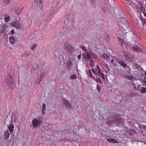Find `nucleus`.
I'll return each instance as SVG.
<instances>
[{
  "mask_svg": "<svg viewBox=\"0 0 146 146\" xmlns=\"http://www.w3.org/2000/svg\"><path fill=\"white\" fill-rule=\"evenodd\" d=\"M64 48L65 50L67 52L72 54L74 51V48L70 44L66 43L64 44Z\"/></svg>",
  "mask_w": 146,
  "mask_h": 146,
  "instance_id": "f257e3e1",
  "label": "nucleus"
},
{
  "mask_svg": "<svg viewBox=\"0 0 146 146\" xmlns=\"http://www.w3.org/2000/svg\"><path fill=\"white\" fill-rule=\"evenodd\" d=\"M32 123L33 126L35 127H36L39 126L41 124V121L40 119H34L32 121Z\"/></svg>",
  "mask_w": 146,
  "mask_h": 146,
  "instance_id": "f03ea898",
  "label": "nucleus"
},
{
  "mask_svg": "<svg viewBox=\"0 0 146 146\" xmlns=\"http://www.w3.org/2000/svg\"><path fill=\"white\" fill-rule=\"evenodd\" d=\"M124 56L126 57L127 59L129 60H131V61L134 60L135 59L134 56L129 53H125L124 54Z\"/></svg>",
  "mask_w": 146,
  "mask_h": 146,
  "instance_id": "7ed1b4c3",
  "label": "nucleus"
},
{
  "mask_svg": "<svg viewBox=\"0 0 146 146\" xmlns=\"http://www.w3.org/2000/svg\"><path fill=\"white\" fill-rule=\"evenodd\" d=\"M82 54L84 58L86 60H89L92 58L89 52L87 51L83 53Z\"/></svg>",
  "mask_w": 146,
  "mask_h": 146,
  "instance_id": "20e7f679",
  "label": "nucleus"
},
{
  "mask_svg": "<svg viewBox=\"0 0 146 146\" xmlns=\"http://www.w3.org/2000/svg\"><path fill=\"white\" fill-rule=\"evenodd\" d=\"M63 102L64 104L67 108H71L72 107L71 103L67 100L63 99Z\"/></svg>",
  "mask_w": 146,
  "mask_h": 146,
  "instance_id": "39448f33",
  "label": "nucleus"
},
{
  "mask_svg": "<svg viewBox=\"0 0 146 146\" xmlns=\"http://www.w3.org/2000/svg\"><path fill=\"white\" fill-rule=\"evenodd\" d=\"M22 22L21 21H15L14 23V27L17 29H20L21 27Z\"/></svg>",
  "mask_w": 146,
  "mask_h": 146,
  "instance_id": "423d86ee",
  "label": "nucleus"
},
{
  "mask_svg": "<svg viewBox=\"0 0 146 146\" xmlns=\"http://www.w3.org/2000/svg\"><path fill=\"white\" fill-rule=\"evenodd\" d=\"M45 72L44 71H41V74L40 75V78L39 80V84H40L44 78L45 77Z\"/></svg>",
  "mask_w": 146,
  "mask_h": 146,
  "instance_id": "0eeeda50",
  "label": "nucleus"
},
{
  "mask_svg": "<svg viewBox=\"0 0 146 146\" xmlns=\"http://www.w3.org/2000/svg\"><path fill=\"white\" fill-rule=\"evenodd\" d=\"M15 12L17 13V14L18 15L19 14H20L21 13L22 11V9H21L19 7H16L15 9Z\"/></svg>",
  "mask_w": 146,
  "mask_h": 146,
  "instance_id": "6e6552de",
  "label": "nucleus"
},
{
  "mask_svg": "<svg viewBox=\"0 0 146 146\" xmlns=\"http://www.w3.org/2000/svg\"><path fill=\"white\" fill-rule=\"evenodd\" d=\"M132 49L133 51L135 52L140 51L141 50L137 46H133L132 47Z\"/></svg>",
  "mask_w": 146,
  "mask_h": 146,
  "instance_id": "1a4fd4ad",
  "label": "nucleus"
},
{
  "mask_svg": "<svg viewBox=\"0 0 146 146\" xmlns=\"http://www.w3.org/2000/svg\"><path fill=\"white\" fill-rule=\"evenodd\" d=\"M67 66L68 69L70 70L72 69V67L73 65V64L72 63L71 61H68L67 63Z\"/></svg>",
  "mask_w": 146,
  "mask_h": 146,
  "instance_id": "9d476101",
  "label": "nucleus"
},
{
  "mask_svg": "<svg viewBox=\"0 0 146 146\" xmlns=\"http://www.w3.org/2000/svg\"><path fill=\"white\" fill-rule=\"evenodd\" d=\"M10 134L8 130L5 131L4 133L5 138V139H7L9 138Z\"/></svg>",
  "mask_w": 146,
  "mask_h": 146,
  "instance_id": "9b49d317",
  "label": "nucleus"
},
{
  "mask_svg": "<svg viewBox=\"0 0 146 146\" xmlns=\"http://www.w3.org/2000/svg\"><path fill=\"white\" fill-rule=\"evenodd\" d=\"M8 129L10 132L11 133H12L14 129V126L13 124H11V126L8 127Z\"/></svg>",
  "mask_w": 146,
  "mask_h": 146,
  "instance_id": "f8f14e48",
  "label": "nucleus"
},
{
  "mask_svg": "<svg viewBox=\"0 0 146 146\" xmlns=\"http://www.w3.org/2000/svg\"><path fill=\"white\" fill-rule=\"evenodd\" d=\"M96 74H100V73H101L100 72V69L99 66H96Z\"/></svg>",
  "mask_w": 146,
  "mask_h": 146,
  "instance_id": "ddd939ff",
  "label": "nucleus"
},
{
  "mask_svg": "<svg viewBox=\"0 0 146 146\" xmlns=\"http://www.w3.org/2000/svg\"><path fill=\"white\" fill-rule=\"evenodd\" d=\"M140 92L142 93H145L146 92V88L142 87L139 89Z\"/></svg>",
  "mask_w": 146,
  "mask_h": 146,
  "instance_id": "4468645a",
  "label": "nucleus"
},
{
  "mask_svg": "<svg viewBox=\"0 0 146 146\" xmlns=\"http://www.w3.org/2000/svg\"><path fill=\"white\" fill-rule=\"evenodd\" d=\"M118 63L124 68L127 67V64L122 61H119Z\"/></svg>",
  "mask_w": 146,
  "mask_h": 146,
  "instance_id": "2eb2a0df",
  "label": "nucleus"
},
{
  "mask_svg": "<svg viewBox=\"0 0 146 146\" xmlns=\"http://www.w3.org/2000/svg\"><path fill=\"white\" fill-rule=\"evenodd\" d=\"M141 132L143 136H146V127L142 129Z\"/></svg>",
  "mask_w": 146,
  "mask_h": 146,
  "instance_id": "dca6fc26",
  "label": "nucleus"
},
{
  "mask_svg": "<svg viewBox=\"0 0 146 146\" xmlns=\"http://www.w3.org/2000/svg\"><path fill=\"white\" fill-rule=\"evenodd\" d=\"M107 141L110 142L116 143L117 142V140L113 139H107Z\"/></svg>",
  "mask_w": 146,
  "mask_h": 146,
  "instance_id": "f3484780",
  "label": "nucleus"
},
{
  "mask_svg": "<svg viewBox=\"0 0 146 146\" xmlns=\"http://www.w3.org/2000/svg\"><path fill=\"white\" fill-rule=\"evenodd\" d=\"M102 58H104L105 60H107L109 58V56L106 54H104L100 56Z\"/></svg>",
  "mask_w": 146,
  "mask_h": 146,
  "instance_id": "a211bd4d",
  "label": "nucleus"
},
{
  "mask_svg": "<svg viewBox=\"0 0 146 146\" xmlns=\"http://www.w3.org/2000/svg\"><path fill=\"white\" fill-rule=\"evenodd\" d=\"M38 68V66L37 64H34L33 65L32 68L31 69V71L32 70H36Z\"/></svg>",
  "mask_w": 146,
  "mask_h": 146,
  "instance_id": "6ab92c4d",
  "label": "nucleus"
},
{
  "mask_svg": "<svg viewBox=\"0 0 146 146\" xmlns=\"http://www.w3.org/2000/svg\"><path fill=\"white\" fill-rule=\"evenodd\" d=\"M9 40L11 43H14L15 42V38L13 36H11L9 38Z\"/></svg>",
  "mask_w": 146,
  "mask_h": 146,
  "instance_id": "aec40b11",
  "label": "nucleus"
},
{
  "mask_svg": "<svg viewBox=\"0 0 146 146\" xmlns=\"http://www.w3.org/2000/svg\"><path fill=\"white\" fill-rule=\"evenodd\" d=\"M90 65L93 67H94L95 65V64L93 60L90 58Z\"/></svg>",
  "mask_w": 146,
  "mask_h": 146,
  "instance_id": "412c9836",
  "label": "nucleus"
},
{
  "mask_svg": "<svg viewBox=\"0 0 146 146\" xmlns=\"http://www.w3.org/2000/svg\"><path fill=\"white\" fill-rule=\"evenodd\" d=\"M42 113L43 114L45 113V111L46 110V105L45 104H42Z\"/></svg>",
  "mask_w": 146,
  "mask_h": 146,
  "instance_id": "4be33fe9",
  "label": "nucleus"
},
{
  "mask_svg": "<svg viewBox=\"0 0 146 146\" xmlns=\"http://www.w3.org/2000/svg\"><path fill=\"white\" fill-rule=\"evenodd\" d=\"M77 78L76 75V74H73L70 75V79H74Z\"/></svg>",
  "mask_w": 146,
  "mask_h": 146,
  "instance_id": "5701e85b",
  "label": "nucleus"
},
{
  "mask_svg": "<svg viewBox=\"0 0 146 146\" xmlns=\"http://www.w3.org/2000/svg\"><path fill=\"white\" fill-rule=\"evenodd\" d=\"M125 77L127 79L129 80H131L132 78H133V77L131 76L130 75H126L125 76Z\"/></svg>",
  "mask_w": 146,
  "mask_h": 146,
  "instance_id": "b1692460",
  "label": "nucleus"
},
{
  "mask_svg": "<svg viewBox=\"0 0 146 146\" xmlns=\"http://www.w3.org/2000/svg\"><path fill=\"white\" fill-rule=\"evenodd\" d=\"M97 88L98 92H100L101 90V86L99 85L98 84H97Z\"/></svg>",
  "mask_w": 146,
  "mask_h": 146,
  "instance_id": "393cba45",
  "label": "nucleus"
},
{
  "mask_svg": "<svg viewBox=\"0 0 146 146\" xmlns=\"http://www.w3.org/2000/svg\"><path fill=\"white\" fill-rule=\"evenodd\" d=\"M81 48L82 50L83 51L85 52H87L86 49L85 47L83 45H81Z\"/></svg>",
  "mask_w": 146,
  "mask_h": 146,
  "instance_id": "a878e982",
  "label": "nucleus"
},
{
  "mask_svg": "<svg viewBox=\"0 0 146 146\" xmlns=\"http://www.w3.org/2000/svg\"><path fill=\"white\" fill-rule=\"evenodd\" d=\"M36 46H37V44H34L31 47V49L32 50H34L35 47H36Z\"/></svg>",
  "mask_w": 146,
  "mask_h": 146,
  "instance_id": "bb28decb",
  "label": "nucleus"
},
{
  "mask_svg": "<svg viewBox=\"0 0 146 146\" xmlns=\"http://www.w3.org/2000/svg\"><path fill=\"white\" fill-rule=\"evenodd\" d=\"M10 0H3L5 4H8L10 2Z\"/></svg>",
  "mask_w": 146,
  "mask_h": 146,
  "instance_id": "cd10ccee",
  "label": "nucleus"
},
{
  "mask_svg": "<svg viewBox=\"0 0 146 146\" xmlns=\"http://www.w3.org/2000/svg\"><path fill=\"white\" fill-rule=\"evenodd\" d=\"M9 18L10 17L9 16H7V17L6 16L5 17V21L7 22H8L9 21Z\"/></svg>",
  "mask_w": 146,
  "mask_h": 146,
  "instance_id": "c85d7f7f",
  "label": "nucleus"
},
{
  "mask_svg": "<svg viewBox=\"0 0 146 146\" xmlns=\"http://www.w3.org/2000/svg\"><path fill=\"white\" fill-rule=\"evenodd\" d=\"M122 27L123 28H125V27L126 28H128L129 27L127 23H126L123 24V25L122 26Z\"/></svg>",
  "mask_w": 146,
  "mask_h": 146,
  "instance_id": "c756f323",
  "label": "nucleus"
},
{
  "mask_svg": "<svg viewBox=\"0 0 146 146\" xmlns=\"http://www.w3.org/2000/svg\"><path fill=\"white\" fill-rule=\"evenodd\" d=\"M119 40L121 42V43H123L124 42V40L121 38L118 37Z\"/></svg>",
  "mask_w": 146,
  "mask_h": 146,
  "instance_id": "7c9ffc66",
  "label": "nucleus"
},
{
  "mask_svg": "<svg viewBox=\"0 0 146 146\" xmlns=\"http://www.w3.org/2000/svg\"><path fill=\"white\" fill-rule=\"evenodd\" d=\"M96 81L97 82H99L100 83H102V81L100 78L96 79Z\"/></svg>",
  "mask_w": 146,
  "mask_h": 146,
  "instance_id": "2f4dec72",
  "label": "nucleus"
},
{
  "mask_svg": "<svg viewBox=\"0 0 146 146\" xmlns=\"http://www.w3.org/2000/svg\"><path fill=\"white\" fill-rule=\"evenodd\" d=\"M4 32V27H2L0 29V33H3Z\"/></svg>",
  "mask_w": 146,
  "mask_h": 146,
  "instance_id": "473e14b6",
  "label": "nucleus"
},
{
  "mask_svg": "<svg viewBox=\"0 0 146 146\" xmlns=\"http://www.w3.org/2000/svg\"><path fill=\"white\" fill-rule=\"evenodd\" d=\"M140 9L142 12H145V9L143 7H141L140 8Z\"/></svg>",
  "mask_w": 146,
  "mask_h": 146,
  "instance_id": "72a5a7b5",
  "label": "nucleus"
},
{
  "mask_svg": "<svg viewBox=\"0 0 146 146\" xmlns=\"http://www.w3.org/2000/svg\"><path fill=\"white\" fill-rule=\"evenodd\" d=\"M100 76H102V78L104 79H105V77H104V74H103V73H100Z\"/></svg>",
  "mask_w": 146,
  "mask_h": 146,
  "instance_id": "f704fd0d",
  "label": "nucleus"
},
{
  "mask_svg": "<svg viewBox=\"0 0 146 146\" xmlns=\"http://www.w3.org/2000/svg\"><path fill=\"white\" fill-rule=\"evenodd\" d=\"M92 72H93V73L95 74H96V70H95L94 69L92 68Z\"/></svg>",
  "mask_w": 146,
  "mask_h": 146,
  "instance_id": "c9c22d12",
  "label": "nucleus"
},
{
  "mask_svg": "<svg viewBox=\"0 0 146 146\" xmlns=\"http://www.w3.org/2000/svg\"><path fill=\"white\" fill-rule=\"evenodd\" d=\"M143 24L146 25V19H144L143 20Z\"/></svg>",
  "mask_w": 146,
  "mask_h": 146,
  "instance_id": "e433bc0d",
  "label": "nucleus"
},
{
  "mask_svg": "<svg viewBox=\"0 0 146 146\" xmlns=\"http://www.w3.org/2000/svg\"><path fill=\"white\" fill-rule=\"evenodd\" d=\"M89 74L90 76L91 77H92V73L90 69L89 70Z\"/></svg>",
  "mask_w": 146,
  "mask_h": 146,
  "instance_id": "4c0bfd02",
  "label": "nucleus"
},
{
  "mask_svg": "<svg viewBox=\"0 0 146 146\" xmlns=\"http://www.w3.org/2000/svg\"><path fill=\"white\" fill-rule=\"evenodd\" d=\"M133 95H137V94H136L135 93H131V96H133Z\"/></svg>",
  "mask_w": 146,
  "mask_h": 146,
  "instance_id": "58836bf2",
  "label": "nucleus"
},
{
  "mask_svg": "<svg viewBox=\"0 0 146 146\" xmlns=\"http://www.w3.org/2000/svg\"><path fill=\"white\" fill-rule=\"evenodd\" d=\"M77 58H78V60H80L81 58V54H79L77 56Z\"/></svg>",
  "mask_w": 146,
  "mask_h": 146,
  "instance_id": "ea45409f",
  "label": "nucleus"
},
{
  "mask_svg": "<svg viewBox=\"0 0 146 146\" xmlns=\"http://www.w3.org/2000/svg\"><path fill=\"white\" fill-rule=\"evenodd\" d=\"M58 54H59L58 53V52H56L55 53V55L56 57H57V56L59 58V56H58Z\"/></svg>",
  "mask_w": 146,
  "mask_h": 146,
  "instance_id": "a19ab883",
  "label": "nucleus"
},
{
  "mask_svg": "<svg viewBox=\"0 0 146 146\" xmlns=\"http://www.w3.org/2000/svg\"><path fill=\"white\" fill-rule=\"evenodd\" d=\"M28 56V54L27 53H25L23 54V56L26 57Z\"/></svg>",
  "mask_w": 146,
  "mask_h": 146,
  "instance_id": "79ce46f5",
  "label": "nucleus"
},
{
  "mask_svg": "<svg viewBox=\"0 0 146 146\" xmlns=\"http://www.w3.org/2000/svg\"><path fill=\"white\" fill-rule=\"evenodd\" d=\"M14 33V31L13 30H12L11 31V33L12 34H13Z\"/></svg>",
  "mask_w": 146,
  "mask_h": 146,
  "instance_id": "37998d69",
  "label": "nucleus"
},
{
  "mask_svg": "<svg viewBox=\"0 0 146 146\" xmlns=\"http://www.w3.org/2000/svg\"><path fill=\"white\" fill-rule=\"evenodd\" d=\"M115 122H116L117 123H120V122L116 121H115Z\"/></svg>",
  "mask_w": 146,
  "mask_h": 146,
  "instance_id": "c03bdc74",
  "label": "nucleus"
},
{
  "mask_svg": "<svg viewBox=\"0 0 146 146\" xmlns=\"http://www.w3.org/2000/svg\"><path fill=\"white\" fill-rule=\"evenodd\" d=\"M113 59L111 61V63H113Z\"/></svg>",
  "mask_w": 146,
  "mask_h": 146,
  "instance_id": "a18cd8bd",
  "label": "nucleus"
},
{
  "mask_svg": "<svg viewBox=\"0 0 146 146\" xmlns=\"http://www.w3.org/2000/svg\"><path fill=\"white\" fill-rule=\"evenodd\" d=\"M144 75H146V71L145 72Z\"/></svg>",
  "mask_w": 146,
  "mask_h": 146,
  "instance_id": "49530a36",
  "label": "nucleus"
},
{
  "mask_svg": "<svg viewBox=\"0 0 146 146\" xmlns=\"http://www.w3.org/2000/svg\"><path fill=\"white\" fill-rule=\"evenodd\" d=\"M144 15L146 17V13L144 14Z\"/></svg>",
  "mask_w": 146,
  "mask_h": 146,
  "instance_id": "de8ad7c7",
  "label": "nucleus"
},
{
  "mask_svg": "<svg viewBox=\"0 0 146 146\" xmlns=\"http://www.w3.org/2000/svg\"><path fill=\"white\" fill-rule=\"evenodd\" d=\"M107 36H108V37H109V35H108V34H107Z\"/></svg>",
  "mask_w": 146,
  "mask_h": 146,
  "instance_id": "09e8293b",
  "label": "nucleus"
},
{
  "mask_svg": "<svg viewBox=\"0 0 146 146\" xmlns=\"http://www.w3.org/2000/svg\"><path fill=\"white\" fill-rule=\"evenodd\" d=\"M145 83L146 84V80H145Z\"/></svg>",
  "mask_w": 146,
  "mask_h": 146,
  "instance_id": "8fccbe9b",
  "label": "nucleus"
},
{
  "mask_svg": "<svg viewBox=\"0 0 146 146\" xmlns=\"http://www.w3.org/2000/svg\"><path fill=\"white\" fill-rule=\"evenodd\" d=\"M144 80H143V82H144Z\"/></svg>",
  "mask_w": 146,
  "mask_h": 146,
  "instance_id": "3c124183",
  "label": "nucleus"
},
{
  "mask_svg": "<svg viewBox=\"0 0 146 146\" xmlns=\"http://www.w3.org/2000/svg\"><path fill=\"white\" fill-rule=\"evenodd\" d=\"M39 1H40L41 0H39Z\"/></svg>",
  "mask_w": 146,
  "mask_h": 146,
  "instance_id": "603ef678",
  "label": "nucleus"
}]
</instances>
